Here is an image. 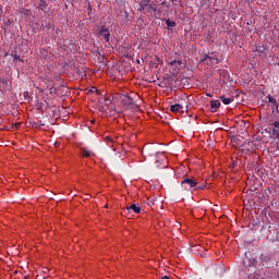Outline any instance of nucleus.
<instances>
[{
    "mask_svg": "<svg viewBox=\"0 0 279 279\" xmlns=\"http://www.w3.org/2000/svg\"><path fill=\"white\" fill-rule=\"evenodd\" d=\"M72 195H73V197H75V194H74V193H72Z\"/></svg>",
    "mask_w": 279,
    "mask_h": 279,
    "instance_id": "obj_49",
    "label": "nucleus"
},
{
    "mask_svg": "<svg viewBox=\"0 0 279 279\" xmlns=\"http://www.w3.org/2000/svg\"><path fill=\"white\" fill-rule=\"evenodd\" d=\"M132 210L135 215H141V207L136 206V204H132L125 208H123L121 215L126 217V219H132Z\"/></svg>",
    "mask_w": 279,
    "mask_h": 279,
    "instance_id": "obj_2",
    "label": "nucleus"
},
{
    "mask_svg": "<svg viewBox=\"0 0 279 279\" xmlns=\"http://www.w3.org/2000/svg\"><path fill=\"white\" fill-rule=\"evenodd\" d=\"M83 158H90V156H95L93 151L88 150L87 148H81Z\"/></svg>",
    "mask_w": 279,
    "mask_h": 279,
    "instance_id": "obj_9",
    "label": "nucleus"
},
{
    "mask_svg": "<svg viewBox=\"0 0 279 279\" xmlns=\"http://www.w3.org/2000/svg\"><path fill=\"white\" fill-rule=\"evenodd\" d=\"M98 34L106 40V43H110V31L108 28H106L104 26L99 27Z\"/></svg>",
    "mask_w": 279,
    "mask_h": 279,
    "instance_id": "obj_6",
    "label": "nucleus"
},
{
    "mask_svg": "<svg viewBox=\"0 0 279 279\" xmlns=\"http://www.w3.org/2000/svg\"><path fill=\"white\" fill-rule=\"evenodd\" d=\"M268 102L274 104L275 108H278V101L271 95L268 96Z\"/></svg>",
    "mask_w": 279,
    "mask_h": 279,
    "instance_id": "obj_16",
    "label": "nucleus"
},
{
    "mask_svg": "<svg viewBox=\"0 0 279 279\" xmlns=\"http://www.w3.org/2000/svg\"><path fill=\"white\" fill-rule=\"evenodd\" d=\"M269 125H272V128H279V121H274L272 123H269Z\"/></svg>",
    "mask_w": 279,
    "mask_h": 279,
    "instance_id": "obj_26",
    "label": "nucleus"
},
{
    "mask_svg": "<svg viewBox=\"0 0 279 279\" xmlns=\"http://www.w3.org/2000/svg\"><path fill=\"white\" fill-rule=\"evenodd\" d=\"M0 84H1V88H3V86H5V84H8V81H5L4 78H1Z\"/></svg>",
    "mask_w": 279,
    "mask_h": 279,
    "instance_id": "obj_25",
    "label": "nucleus"
},
{
    "mask_svg": "<svg viewBox=\"0 0 279 279\" xmlns=\"http://www.w3.org/2000/svg\"><path fill=\"white\" fill-rule=\"evenodd\" d=\"M171 1V3H175V1H178V0H170Z\"/></svg>",
    "mask_w": 279,
    "mask_h": 279,
    "instance_id": "obj_39",
    "label": "nucleus"
},
{
    "mask_svg": "<svg viewBox=\"0 0 279 279\" xmlns=\"http://www.w3.org/2000/svg\"><path fill=\"white\" fill-rule=\"evenodd\" d=\"M72 195H73V197H75V194H74V193H72Z\"/></svg>",
    "mask_w": 279,
    "mask_h": 279,
    "instance_id": "obj_48",
    "label": "nucleus"
},
{
    "mask_svg": "<svg viewBox=\"0 0 279 279\" xmlns=\"http://www.w3.org/2000/svg\"><path fill=\"white\" fill-rule=\"evenodd\" d=\"M264 234L270 243H276L279 239V231L276 229V227L269 226L268 229L264 231Z\"/></svg>",
    "mask_w": 279,
    "mask_h": 279,
    "instance_id": "obj_1",
    "label": "nucleus"
},
{
    "mask_svg": "<svg viewBox=\"0 0 279 279\" xmlns=\"http://www.w3.org/2000/svg\"><path fill=\"white\" fill-rule=\"evenodd\" d=\"M12 128L13 130H19V128H21V122H16Z\"/></svg>",
    "mask_w": 279,
    "mask_h": 279,
    "instance_id": "obj_27",
    "label": "nucleus"
},
{
    "mask_svg": "<svg viewBox=\"0 0 279 279\" xmlns=\"http://www.w3.org/2000/svg\"><path fill=\"white\" fill-rule=\"evenodd\" d=\"M210 108H211V110H217L218 108H221V101H219V100H211L210 101Z\"/></svg>",
    "mask_w": 279,
    "mask_h": 279,
    "instance_id": "obj_12",
    "label": "nucleus"
},
{
    "mask_svg": "<svg viewBox=\"0 0 279 279\" xmlns=\"http://www.w3.org/2000/svg\"><path fill=\"white\" fill-rule=\"evenodd\" d=\"M28 12H29V10L21 9V14H27Z\"/></svg>",
    "mask_w": 279,
    "mask_h": 279,
    "instance_id": "obj_30",
    "label": "nucleus"
},
{
    "mask_svg": "<svg viewBox=\"0 0 279 279\" xmlns=\"http://www.w3.org/2000/svg\"><path fill=\"white\" fill-rule=\"evenodd\" d=\"M41 27L46 32H49V29H51V27H53V24L49 21H44L43 24H41Z\"/></svg>",
    "mask_w": 279,
    "mask_h": 279,
    "instance_id": "obj_11",
    "label": "nucleus"
},
{
    "mask_svg": "<svg viewBox=\"0 0 279 279\" xmlns=\"http://www.w3.org/2000/svg\"><path fill=\"white\" fill-rule=\"evenodd\" d=\"M220 101H222L225 106H229V104H232V101H234V98H226V96H220Z\"/></svg>",
    "mask_w": 279,
    "mask_h": 279,
    "instance_id": "obj_13",
    "label": "nucleus"
},
{
    "mask_svg": "<svg viewBox=\"0 0 279 279\" xmlns=\"http://www.w3.org/2000/svg\"><path fill=\"white\" fill-rule=\"evenodd\" d=\"M145 10L148 14L151 13V12H156V10H158V4L148 3V5L146 7Z\"/></svg>",
    "mask_w": 279,
    "mask_h": 279,
    "instance_id": "obj_10",
    "label": "nucleus"
},
{
    "mask_svg": "<svg viewBox=\"0 0 279 279\" xmlns=\"http://www.w3.org/2000/svg\"><path fill=\"white\" fill-rule=\"evenodd\" d=\"M76 73L80 75H86V70L84 68H76Z\"/></svg>",
    "mask_w": 279,
    "mask_h": 279,
    "instance_id": "obj_19",
    "label": "nucleus"
},
{
    "mask_svg": "<svg viewBox=\"0 0 279 279\" xmlns=\"http://www.w3.org/2000/svg\"><path fill=\"white\" fill-rule=\"evenodd\" d=\"M213 60H215V58L214 57H210V56H208V54H206L205 57H204V59L202 60V62H213Z\"/></svg>",
    "mask_w": 279,
    "mask_h": 279,
    "instance_id": "obj_18",
    "label": "nucleus"
},
{
    "mask_svg": "<svg viewBox=\"0 0 279 279\" xmlns=\"http://www.w3.org/2000/svg\"><path fill=\"white\" fill-rule=\"evenodd\" d=\"M11 56L14 60H21V54L16 53V51H12Z\"/></svg>",
    "mask_w": 279,
    "mask_h": 279,
    "instance_id": "obj_23",
    "label": "nucleus"
},
{
    "mask_svg": "<svg viewBox=\"0 0 279 279\" xmlns=\"http://www.w3.org/2000/svg\"><path fill=\"white\" fill-rule=\"evenodd\" d=\"M181 186H182V189H184L186 195H191V189H195V186H197V181H195L191 178H185L181 182Z\"/></svg>",
    "mask_w": 279,
    "mask_h": 279,
    "instance_id": "obj_3",
    "label": "nucleus"
},
{
    "mask_svg": "<svg viewBox=\"0 0 279 279\" xmlns=\"http://www.w3.org/2000/svg\"><path fill=\"white\" fill-rule=\"evenodd\" d=\"M160 162V160H157L156 163L158 165Z\"/></svg>",
    "mask_w": 279,
    "mask_h": 279,
    "instance_id": "obj_45",
    "label": "nucleus"
},
{
    "mask_svg": "<svg viewBox=\"0 0 279 279\" xmlns=\"http://www.w3.org/2000/svg\"><path fill=\"white\" fill-rule=\"evenodd\" d=\"M102 64L106 65V62L102 61Z\"/></svg>",
    "mask_w": 279,
    "mask_h": 279,
    "instance_id": "obj_46",
    "label": "nucleus"
},
{
    "mask_svg": "<svg viewBox=\"0 0 279 279\" xmlns=\"http://www.w3.org/2000/svg\"><path fill=\"white\" fill-rule=\"evenodd\" d=\"M47 8V2L41 1L39 4V10H45Z\"/></svg>",
    "mask_w": 279,
    "mask_h": 279,
    "instance_id": "obj_24",
    "label": "nucleus"
},
{
    "mask_svg": "<svg viewBox=\"0 0 279 279\" xmlns=\"http://www.w3.org/2000/svg\"><path fill=\"white\" fill-rule=\"evenodd\" d=\"M265 132L267 134H269L270 138H278L279 137V128H276V126L271 128V126H269V128L265 129Z\"/></svg>",
    "mask_w": 279,
    "mask_h": 279,
    "instance_id": "obj_7",
    "label": "nucleus"
},
{
    "mask_svg": "<svg viewBox=\"0 0 279 279\" xmlns=\"http://www.w3.org/2000/svg\"><path fill=\"white\" fill-rule=\"evenodd\" d=\"M161 279H171V278H169V276H163L161 277Z\"/></svg>",
    "mask_w": 279,
    "mask_h": 279,
    "instance_id": "obj_37",
    "label": "nucleus"
},
{
    "mask_svg": "<svg viewBox=\"0 0 279 279\" xmlns=\"http://www.w3.org/2000/svg\"><path fill=\"white\" fill-rule=\"evenodd\" d=\"M181 109H182V105H180V104L172 105V106L170 107L171 112H180Z\"/></svg>",
    "mask_w": 279,
    "mask_h": 279,
    "instance_id": "obj_14",
    "label": "nucleus"
},
{
    "mask_svg": "<svg viewBox=\"0 0 279 279\" xmlns=\"http://www.w3.org/2000/svg\"><path fill=\"white\" fill-rule=\"evenodd\" d=\"M148 5H149V0H143L142 2H140L138 11L143 12V11L147 10Z\"/></svg>",
    "mask_w": 279,
    "mask_h": 279,
    "instance_id": "obj_8",
    "label": "nucleus"
},
{
    "mask_svg": "<svg viewBox=\"0 0 279 279\" xmlns=\"http://www.w3.org/2000/svg\"><path fill=\"white\" fill-rule=\"evenodd\" d=\"M90 123H92V125H94V123H95V119L90 120Z\"/></svg>",
    "mask_w": 279,
    "mask_h": 279,
    "instance_id": "obj_38",
    "label": "nucleus"
},
{
    "mask_svg": "<svg viewBox=\"0 0 279 279\" xmlns=\"http://www.w3.org/2000/svg\"><path fill=\"white\" fill-rule=\"evenodd\" d=\"M105 101H106V106H110L112 104V100H110V98H106Z\"/></svg>",
    "mask_w": 279,
    "mask_h": 279,
    "instance_id": "obj_28",
    "label": "nucleus"
},
{
    "mask_svg": "<svg viewBox=\"0 0 279 279\" xmlns=\"http://www.w3.org/2000/svg\"><path fill=\"white\" fill-rule=\"evenodd\" d=\"M252 267H256V259H253Z\"/></svg>",
    "mask_w": 279,
    "mask_h": 279,
    "instance_id": "obj_33",
    "label": "nucleus"
},
{
    "mask_svg": "<svg viewBox=\"0 0 279 279\" xmlns=\"http://www.w3.org/2000/svg\"><path fill=\"white\" fill-rule=\"evenodd\" d=\"M236 167V162H233L232 165H231V169H234Z\"/></svg>",
    "mask_w": 279,
    "mask_h": 279,
    "instance_id": "obj_36",
    "label": "nucleus"
},
{
    "mask_svg": "<svg viewBox=\"0 0 279 279\" xmlns=\"http://www.w3.org/2000/svg\"><path fill=\"white\" fill-rule=\"evenodd\" d=\"M106 141H109V143H112V137L107 136V137H106Z\"/></svg>",
    "mask_w": 279,
    "mask_h": 279,
    "instance_id": "obj_32",
    "label": "nucleus"
},
{
    "mask_svg": "<svg viewBox=\"0 0 279 279\" xmlns=\"http://www.w3.org/2000/svg\"><path fill=\"white\" fill-rule=\"evenodd\" d=\"M259 260L263 265V267H266L267 269L271 268V254L265 253L259 256Z\"/></svg>",
    "mask_w": 279,
    "mask_h": 279,
    "instance_id": "obj_4",
    "label": "nucleus"
},
{
    "mask_svg": "<svg viewBox=\"0 0 279 279\" xmlns=\"http://www.w3.org/2000/svg\"><path fill=\"white\" fill-rule=\"evenodd\" d=\"M5 25H8V26L12 25V20H8Z\"/></svg>",
    "mask_w": 279,
    "mask_h": 279,
    "instance_id": "obj_31",
    "label": "nucleus"
},
{
    "mask_svg": "<svg viewBox=\"0 0 279 279\" xmlns=\"http://www.w3.org/2000/svg\"><path fill=\"white\" fill-rule=\"evenodd\" d=\"M276 108V114H279V105Z\"/></svg>",
    "mask_w": 279,
    "mask_h": 279,
    "instance_id": "obj_34",
    "label": "nucleus"
},
{
    "mask_svg": "<svg viewBox=\"0 0 279 279\" xmlns=\"http://www.w3.org/2000/svg\"><path fill=\"white\" fill-rule=\"evenodd\" d=\"M33 128H35L36 130H40V128H45V123L38 124L37 122H33Z\"/></svg>",
    "mask_w": 279,
    "mask_h": 279,
    "instance_id": "obj_20",
    "label": "nucleus"
},
{
    "mask_svg": "<svg viewBox=\"0 0 279 279\" xmlns=\"http://www.w3.org/2000/svg\"><path fill=\"white\" fill-rule=\"evenodd\" d=\"M23 279H29V276L24 277Z\"/></svg>",
    "mask_w": 279,
    "mask_h": 279,
    "instance_id": "obj_41",
    "label": "nucleus"
},
{
    "mask_svg": "<svg viewBox=\"0 0 279 279\" xmlns=\"http://www.w3.org/2000/svg\"><path fill=\"white\" fill-rule=\"evenodd\" d=\"M162 169H167V165H163V166H162Z\"/></svg>",
    "mask_w": 279,
    "mask_h": 279,
    "instance_id": "obj_40",
    "label": "nucleus"
},
{
    "mask_svg": "<svg viewBox=\"0 0 279 279\" xmlns=\"http://www.w3.org/2000/svg\"><path fill=\"white\" fill-rule=\"evenodd\" d=\"M0 88H1V84H0Z\"/></svg>",
    "mask_w": 279,
    "mask_h": 279,
    "instance_id": "obj_51",
    "label": "nucleus"
},
{
    "mask_svg": "<svg viewBox=\"0 0 279 279\" xmlns=\"http://www.w3.org/2000/svg\"><path fill=\"white\" fill-rule=\"evenodd\" d=\"M253 165H256V161H253Z\"/></svg>",
    "mask_w": 279,
    "mask_h": 279,
    "instance_id": "obj_47",
    "label": "nucleus"
},
{
    "mask_svg": "<svg viewBox=\"0 0 279 279\" xmlns=\"http://www.w3.org/2000/svg\"><path fill=\"white\" fill-rule=\"evenodd\" d=\"M105 208H108V205H105Z\"/></svg>",
    "mask_w": 279,
    "mask_h": 279,
    "instance_id": "obj_50",
    "label": "nucleus"
},
{
    "mask_svg": "<svg viewBox=\"0 0 279 279\" xmlns=\"http://www.w3.org/2000/svg\"><path fill=\"white\" fill-rule=\"evenodd\" d=\"M155 13V19H160V16H162V12L158 9H156V11H154Z\"/></svg>",
    "mask_w": 279,
    "mask_h": 279,
    "instance_id": "obj_22",
    "label": "nucleus"
},
{
    "mask_svg": "<svg viewBox=\"0 0 279 279\" xmlns=\"http://www.w3.org/2000/svg\"><path fill=\"white\" fill-rule=\"evenodd\" d=\"M255 51H257L258 53H265V51H267V47H265V46H257L255 48Z\"/></svg>",
    "mask_w": 279,
    "mask_h": 279,
    "instance_id": "obj_15",
    "label": "nucleus"
},
{
    "mask_svg": "<svg viewBox=\"0 0 279 279\" xmlns=\"http://www.w3.org/2000/svg\"><path fill=\"white\" fill-rule=\"evenodd\" d=\"M272 114H276V110L272 109Z\"/></svg>",
    "mask_w": 279,
    "mask_h": 279,
    "instance_id": "obj_43",
    "label": "nucleus"
},
{
    "mask_svg": "<svg viewBox=\"0 0 279 279\" xmlns=\"http://www.w3.org/2000/svg\"><path fill=\"white\" fill-rule=\"evenodd\" d=\"M124 16H125V19H128V16H130V13H128V11H125Z\"/></svg>",
    "mask_w": 279,
    "mask_h": 279,
    "instance_id": "obj_35",
    "label": "nucleus"
},
{
    "mask_svg": "<svg viewBox=\"0 0 279 279\" xmlns=\"http://www.w3.org/2000/svg\"><path fill=\"white\" fill-rule=\"evenodd\" d=\"M207 97H213V95H210V94H207Z\"/></svg>",
    "mask_w": 279,
    "mask_h": 279,
    "instance_id": "obj_42",
    "label": "nucleus"
},
{
    "mask_svg": "<svg viewBox=\"0 0 279 279\" xmlns=\"http://www.w3.org/2000/svg\"><path fill=\"white\" fill-rule=\"evenodd\" d=\"M170 64H171V66H175V64H182V60H177V59H174V60H171L170 61Z\"/></svg>",
    "mask_w": 279,
    "mask_h": 279,
    "instance_id": "obj_21",
    "label": "nucleus"
},
{
    "mask_svg": "<svg viewBox=\"0 0 279 279\" xmlns=\"http://www.w3.org/2000/svg\"><path fill=\"white\" fill-rule=\"evenodd\" d=\"M118 99L123 106H134V99L125 94H119Z\"/></svg>",
    "mask_w": 279,
    "mask_h": 279,
    "instance_id": "obj_5",
    "label": "nucleus"
},
{
    "mask_svg": "<svg viewBox=\"0 0 279 279\" xmlns=\"http://www.w3.org/2000/svg\"><path fill=\"white\" fill-rule=\"evenodd\" d=\"M203 189H206V185H199L196 187V191H203Z\"/></svg>",
    "mask_w": 279,
    "mask_h": 279,
    "instance_id": "obj_29",
    "label": "nucleus"
},
{
    "mask_svg": "<svg viewBox=\"0 0 279 279\" xmlns=\"http://www.w3.org/2000/svg\"><path fill=\"white\" fill-rule=\"evenodd\" d=\"M166 25H167V28L166 29H169V27H175V22L171 21V20H166Z\"/></svg>",
    "mask_w": 279,
    "mask_h": 279,
    "instance_id": "obj_17",
    "label": "nucleus"
},
{
    "mask_svg": "<svg viewBox=\"0 0 279 279\" xmlns=\"http://www.w3.org/2000/svg\"><path fill=\"white\" fill-rule=\"evenodd\" d=\"M277 278H279V270L277 271Z\"/></svg>",
    "mask_w": 279,
    "mask_h": 279,
    "instance_id": "obj_44",
    "label": "nucleus"
}]
</instances>
